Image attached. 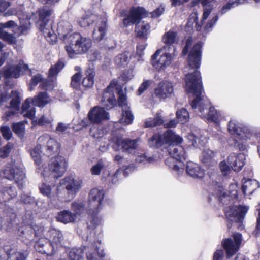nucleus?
I'll list each match as a JSON object with an SVG mask.
<instances>
[{
  "label": "nucleus",
  "mask_w": 260,
  "mask_h": 260,
  "mask_svg": "<svg viewBox=\"0 0 260 260\" xmlns=\"http://www.w3.org/2000/svg\"><path fill=\"white\" fill-rule=\"evenodd\" d=\"M117 85V81L113 80L110 85L105 89L101 103L103 107H94L88 113V116L90 121L93 123H99L103 120L109 119L108 113L105 111V109L109 110L116 104V100L114 91Z\"/></svg>",
  "instance_id": "1"
},
{
  "label": "nucleus",
  "mask_w": 260,
  "mask_h": 260,
  "mask_svg": "<svg viewBox=\"0 0 260 260\" xmlns=\"http://www.w3.org/2000/svg\"><path fill=\"white\" fill-rule=\"evenodd\" d=\"M186 89L188 92L193 93L195 99L192 101V108H198L200 112L204 110L205 100L201 96L202 85L200 72L196 70L193 73H188L185 78Z\"/></svg>",
  "instance_id": "2"
},
{
  "label": "nucleus",
  "mask_w": 260,
  "mask_h": 260,
  "mask_svg": "<svg viewBox=\"0 0 260 260\" xmlns=\"http://www.w3.org/2000/svg\"><path fill=\"white\" fill-rule=\"evenodd\" d=\"M104 196V190L99 187L92 188L89 193L88 214L90 218V223H87L89 228H94L101 223V218L98 217V214L102 209Z\"/></svg>",
  "instance_id": "3"
},
{
  "label": "nucleus",
  "mask_w": 260,
  "mask_h": 260,
  "mask_svg": "<svg viewBox=\"0 0 260 260\" xmlns=\"http://www.w3.org/2000/svg\"><path fill=\"white\" fill-rule=\"evenodd\" d=\"M84 24L90 26L93 23L96 24V28L92 32L93 39L95 42H99L105 38L108 30L107 19L105 17L91 15L83 21Z\"/></svg>",
  "instance_id": "4"
},
{
  "label": "nucleus",
  "mask_w": 260,
  "mask_h": 260,
  "mask_svg": "<svg viewBox=\"0 0 260 260\" xmlns=\"http://www.w3.org/2000/svg\"><path fill=\"white\" fill-rule=\"evenodd\" d=\"M78 38L75 41L72 40V38L75 37V35H70L71 42L69 46H66V49L69 56L73 58L76 54H81L86 52L91 46V41L90 39L83 38L78 35H76Z\"/></svg>",
  "instance_id": "5"
},
{
  "label": "nucleus",
  "mask_w": 260,
  "mask_h": 260,
  "mask_svg": "<svg viewBox=\"0 0 260 260\" xmlns=\"http://www.w3.org/2000/svg\"><path fill=\"white\" fill-rule=\"evenodd\" d=\"M177 144L176 145H171L168 148V151L171 157L168 158L165 160L166 165L169 166L173 170L182 173L183 169L180 168L178 165L174 164V160L176 159L178 161H182L185 159V152L184 148L180 145Z\"/></svg>",
  "instance_id": "6"
},
{
  "label": "nucleus",
  "mask_w": 260,
  "mask_h": 260,
  "mask_svg": "<svg viewBox=\"0 0 260 260\" xmlns=\"http://www.w3.org/2000/svg\"><path fill=\"white\" fill-rule=\"evenodd\" d=\"M52 13L51 10L44 8L38 11L39 20L38 22L39 29L43 32L45 37H51L54 36L52 30L53 22L49 19Z\"/></svg>",
  "instance_id": "7"
},
{
  "label": "nucleus",
  "mask_w": 260,
  "mask_h": 260,
  "mask_svg": "<svg viewBox=\"0 0 260 260\" xmlns=\"http://www.w3.org/2000/svg\"><path fill=\"white\" fill-rule=\"evenodd\" d=\"M214 188L215 195L223 205L228 204L231 199L237 197L238 186L236 184L231 183L230 185L228 193L224 191L222 182L217 183L215 185Z\"/></svg>",
  "instance_id": "8"
},
{
  "label": "nucleus",
  "mask_w": 260,
  "mask_h": 260,
  "mask_svg": "<svg viewBox=\"0 0 260 260\" xmlns=\"http://www.w3.org/2000/svg\"><path fill=\"white\" fill-rule=\"evenodd\" d=\"M170 48L168 45L164 46L163 48L157 50L152 56V64L157 70H160L164 67L170 64L172 60V55L167 52Z\"/></svg>",
  "instance_id": "9"
},
{
  "label": "nucleus",
  "mask_w": 260,
  "mask_h": 260,
  "mask_svg": "<svg viewBox=\"0 0 260 260\" xmlns=\"http://www.w3.org/2000/svg\"><path fill=\"white\" fill-rule=\"evenodd\" d=\"M115 89L118 95L117 100L118 105L121 107L122 109V117L120 120V123L124 124H130L132 123L134 117L129 110V107L126 103V96L120 89V86L117 84L115 87Z\"/></svg>",
  "instance_id": "10"
},
{
  "label": "nucleus",
  "mask_w": 260,
  "mask_h": 260,
  "mask_svg": "<svg viewBox=\"0 0 260 260\" xmlns=\"http://www.w3.org/2000/svg\"><path fill=\"white\" fill-rule=\"evenodd\" d=\"M248 208L242 206H229L224 208L226 217L232 222H241L244 219Z\"/></svg>",
  "instance_id": "11"
},
{
  "label": "nucleus",
  "mask_w": 260,
  "mask_h": 260,
  "mask_svg": "<svg viewBox=\"0 0 260 260\" xmlns=\"http://www.w3.org/2000/svg\"><path fill=\"white\" fill-rule=\"evenodd\" d=\"M50 177L54 178L61 177L66 170V162L61 156H57L50 159L49 164Z\"/></svg>",
  "instance_id": "12"
},
{
  "label": "nucleus",
  "mask_w": 260,
  "mask_h": 260,
  "mask_svg": "<svg viewBox=\"0 0 260 260\" xmlns=\"http://www.w3.org/2000/svg\"><path fill=\"white\" fill-rule=\"evenodd\" d=\"M234 241L231 238L222 241V244L226 251L228 258L232 256L239 250L242 241V235L236 233L233 234Z\"/></svg>",
  "instance_id": "13"
},
{
  "label": "nucleus",
  "mask_w": 260,
  "mask_h": 260,
  "mask_svg": "<svg viewBox=\"0 0 260 260\" xmlns=\"http://www.w3.org/2000/svg\"><path fill=\"white\" fill-rule=\"evenodd\" d=\"M48 246L55 253L56 251L62 246L63 237L61 232L54 228L50 229L47 232Z\"/></svg>",
  "instance_id": "14"
},
{
  "label": "nucleus",
  "mask_w": 260,
  "mask_h": 260,
  "mask_svg": "<svg viewBox=\"0 0 260 260\" xmlns=\"http://www.w3.org/2000/svg\"><path fill=\"white\" fill-rule=\"evenodd\" d=\"M20 103L19 93L16 91H12L11 96L4 93L0 95V105L5 108L17 111L19 109Z\"/></svg>",
  "instance_id": "15"
},
{
  "label": "nucleus",
  "mask_w": 260,
  "mask_h": 260,
  "mask_svg": "<svg viewBox=\"0 0 260 260\" xmlns=\"http://www.w3.org/2000/svg\"><path fill=\"white\" fill-rule=\"evenodd\" d=\"M200 2L204 7V13L203 14L202 19L201 23V25H199L197 22V16L196 14H192L189 19V22L196 23L197 30L199 31L201 29V26L204 23V21L207 19L209 14H210L212 9V3H214V0H197Z\"/></svg>",
  "instance_id": "16"
},
{
  "label": "nucleus",
  "mask_w": 260,
  "mask_h": 260,
  "mask_svg": "<svg viewBox=\"0 0 260 260\" xmlns=\"http://www.w3.org/2000/svg\"><path fill=\"white\" fill-rule=\"evenodd\" d=\"M202 47V43L198 42L190 52L187 60L189 70L197 69L200 67Z\"/></svg>",
  "instance_id": "17"
},
{
  "label": "nucleus",
  "mask_w": 260,
  "mask_h": 260,
  "mask_svg": "<svg viewBox=\"0 0 260 260\" xmlns=\"http://www.w3.org/2000/svg\"><path fill=\"white\" fill-rule=\"evenodd\" d=\"M147 16V12L144 9L141 7L132 8L129 15L123 19V24L126 26L129 24L138 23L141 19Z\"/></svg>",
  "instance_id": "18"
},
{
  "label": "nucleus",
  "mask_w": 260,
  "mask_h": 260,
  "mask_svg": "<svg viewBox=\"0 0 260 260\" xmlns=\"http://www.w3.org/2000/svg\"><path fill=\"white\" fill-rule=\"evenodd\" d=\"M112 141L114 143L113 147L116 150H119L121 146L123 151L129 152L131 150L135 149L137 146V142L134 140H124L121 137H113Z\"/></svg>",
  "instance_id": "19"
},
{
  "label": "nucleus",
  "mask_w": 260,
  "mask_h": 260,
  "mask_svg": "<svg viewBox=\"0 0 260 260\" xmlns=\"http://www.w3.org/2000/svg\"><path fill=\"white\" fill-rule=\"evenodd\" d=\"M24 226H22L18 229V234L20 236H24L26 239H28L30 241H31V238L29 236V234H27L28 236L27 235V232H30L31 234H34L36 236H38L40 233L43 232V229L42 228L38 227L34 225L33 222L31 219H29L28 221H24Z\"/></svg>",
  "instance_id": "20"
},
{
  "label": "nucleus",
  "mask_w": 260,
  "mask_h": 260,
  "mask_svg": "<svg viewBox=\"0 0 260 260\" xmlns=\"http://www.w3.org/2000/svg\"><path fill=\"white\" fill-rule=\"evenodd\" d=\"M4 250L8 258H10L12 255L14 256L13 260H27L29 255V252L26 250L16 251V247L13 245H5Z\"/></svg>",
  "instance_id": "21"
},
{
  "label": "nucleus",
  "mask_w": 260,
  "mask_h": 260,
  "mask_svg": "<svg viewBox=\"0 0 260 260\" xmlns=\"http://www.w3.org/2000/svg\"><path fill=\"white\" fill-rule=\"evenodd\" d=\"M245 156L243 153L239 154L232 153L229 156L228 161L234 171L238 172L245 165Z\"/></svg>",
  "instance_id": "22"
},
{
  "label": "nucleus",
  "mask_w": 260,
  "mask_h": 260,
  "mask_svg": "<svg viewBox=\"0 0 260 260\" xmlns=\"http://www.w3.org/2000/svg\"><path fill=\"white\" fill-rule=\"evenodd\" d=\"M173 92L172 83L167 81L160 82L155 90V95L160 99H166Z\"/></svg>",
  "instance_id": "23"
},
{
  "label": "nucleus",
  "mask_w": 260,
  "mask_h": 260,
  "mask_svg": "<svg viewBox=\"0 0 260 260\" xmlns=\"http://www.w3.org/2000/svg\"><path fill=\"white\" fill-rule=\"evenodd\" d=\"M38 143H40L42 146L47 147V150L50 152L57 151L60 147L59 143L55 139L49 138L47 135L40 137L38 139Z\"/></svg>",
  "instance_id": "24"
},
{
  "label": "nucleus",
  "mask_w": 260,
  "mask_h": 260,
  "mask_svg": "<svg viewBox=\"0 0 260 260\" xmlns=\"http://www.w3.org/2000/svg\"><path fill=\"white\" fill-rule=\"evenodd\" d=\"M162 137L164 144H168V147L171 145L181 144L183 141L182 138L172 130H167L162 135Z\"/></svg>",
  "instance_id": "25"
},
{
  "label": "nucleus",
  "mask_w": 260,
  "mask_h": 260,
  "mask_svg": "<svg viewBox=\"0 0 260 260\" xmlns=\"http://www.w3.org/2000/svg\"><path fill=\"white\" fill-rule=\"evenodd\" d=\"M61 186L63 185L69 193L75 194L82 185V180H61Z\"/></svg>",
  "instance_id": "26"
},
{
  "label": "nucleus",
  "mask_w": 260,
  "mask_h": 260,
  "mask_svg": "<svg viewBox=\"0 0 260 260\" xmlns=\"http://www.w3.org/2000/svg\"><path fill=\"white\" fill-rule=\"evenodd\" d=\"M48 241L47 238H40L35 243L34 247L36 251L41 253H45L48 255H52L54 254L49 246H48Z\"/></svg>",
  "instance_id": "27"
},
{
  "label": "nucleus",
  "mask_w": 260,
  "mask_h": 260,
  "mask_svg": "<svg viewBox=\"0 0 260 260\" xmlns=\"http://www.w3.org/2000/svg\"><path fill=\"white\" fill-rule=\"evenodd\" d=\"M186 173L191 177L202 178L204 177V171L197 164L188 162L186 166Z\"/></svg>",
  "instance_id": "28"
},
{
  "label": "nucleus",
  "mask_w": 260,
  "mask_h": 260,
  "mask_svg": "<svg viewBox=\"0 0 260 260\" xmlns=\"http://www.w3.org/2000/svg\"><path fill=\"white\" fill-rule=\"evenodd\" d=\"M228 130L232 135H236V137L240 140H246L248 137L245 132V128L239 127L237 124L230 121L228 125Z\"/></svg>",
  "instance_id": "29"
},
{
  "label": "nucleus",
  "mask_w": 260,
  "mask_h": 260,
  "mask_svg": "<svg viewBox=\"0 0 260 260\" xmlns=\"http://www.w3.org/2000/svg\"><path fill=\"white\" fill-rule=\"evenodd\" d=\"M3 173V177L5 179H23L26 177L23 171L17 168L6 169Z\"/></svg>",
  "instance_id": "30"
},
{
  "label": "nucleus",
  "mask_w": 260,
  "mask_h": 260,
  "mask_svg": "<svg viewBox=\"0 0 260 260\" xmlns=\"http://www.w3.org/2000/svg\"><path fill=\"white\" fill-rule=\"evenodd\" d=\"M57 221L64 224L76 221L75 215L69 210H64L58 213L56 216Z\"/></svg>",
  "instance_id": "31"
},
{
  "label": "nucleus",
  "mask_w": 260,
  "mask_h": 260,
  "mask_svg": "<svg viewBox=\"0 0 260 260\" xmlns=\"http://www.w3.org/2000/svg\"><path fill=\"white\" fill-rule=\"evenodd\" d=\"M39 82L41 83L40 87L42 89L48 90L50 88L49 85V82L45 80L41 75L37 74L33 76L31 78L30 83V87L29 88V90L32 91L34 89L33 87L36 86Z\"/></svg>",
  "instance_id": "32"
},
{
  "label": "nucleus",
  "mask_w": 260,
  "mask_h": 260,
  "mask_svg": "<svg viewBox=\"0 0 260 260\" xmlns=\"http://www.w3.org/2000/svg\"><path fill=\"white\" fill-rule=\"evenodd\" d=\"M17 196V191L14 187H6L0 191V201L7 202Z\"/></svg>",
  "instance_id": "33"
},
{
  "label": "nucleus",
  "mask_w": 260,
  "mask_h": 260,
  "mask_svg": "<svg viewBox=\"0 0 260 260\" xmlns=\"http://www.w3.org/2000/svg\"><path fill=\"white\" fill-rule=\"evenodd\" d=\"M3 72L6 78L9 77L17 78L20 76V69L18 64L4 67L3 68Z\"/></svg>",
  "instance_id": "34"
},
{
  "label": "nucleus",
  "mask_w": 260,
  "mask_h": 260,
  "mask_svg": "<svg viewBox=\"0 0 260 260\" xmlns=\"http://www.w3.org/2000/svg\"><path fill=\"white\" fill-rule=\"evenodd\" d=\"M71 207L76 219L78 217L83 216L85 213V204L83 202L74 201L72 203Z\"/></svg>",
  "instance_id": "35"
},
{
  "label": "nucleus",
  "mask_w": 260,
  "mask_h": 260,
  "mask_svg": "<svg viewBox=\"0 0 260 260\" xmlns=\"http://www.w3.org/2000/svg\"><path fill=\"white\" fill-rule=\"evenodd\" d=\"M39 189L40 191V192L43 194L44 196H47L48 198H50L51 200L52 201V203H53L54 205L58 208V206L56 205L54 202H55L57 200H59L58 196L55 195V196H51V187L49 184H48L46 183H43L40 186H39Z\"/></svg>",
  "instance_id": "36"
},
{
  "label": "nucleus",
  "mask_w": 260,
  "mask_h": 260,
  "mask_svg": "<svg viewBox=\"0 0 260 260\" xmlns=\"http://www.w3.org/2000/svg\"><path fill=\"white\" fill-rule=\"evenodd\" d=\"M32 103L34 106L44 107L49 102V97L46 92H40L39 94L34 97Z\"/></svg>",
  "instance_id": "37"
},
{
  "label": "nucleus",
  "mask_w": 260,
  "mask_h": 260,
  "mask_svg": "<svg viewBox=\"0 0 260 260\" xmlns=\"http://www.w3.org/2000/svg\"><path fill=\"white\" fill-rule=\"evenodd\" d=\"M85 74L86 76L83 79L82 81L83 85L87 87H92L93 85V79L95 75L93 70L91 68L88 69L85 72Z\"/></svg>",
  "instance_id": "38"
},
{
  "label": "nucleus",
  "mask_w": 260,
  "mask_h": 260,
  "mask_svg": "<svg viewBox=\"0 0 260 260\" xmlns=\"http://www.w3.org/2000/svg\"><path fill=\"white\" fill-rule=\"evenodd\" d=\"M163 141L162 135L156 133L149 140L148 144L151 147L159 148L164 144Z\"/></svg>",
  "instance_id": "39"
},
{
  "label": "nucleus",
  "mask_w": 260,
  "mask_h": 260,
  "mask_svg": "<svg viewBox=\"0 0 260 260\" xmlns=\"http://www.w3.org/2000/svg\"><path fill=\"white\" fill-rule=\"evenodd\" d=\"M258 184V182L257 180H245L243 183L241 187L243 194L246 195L247 192L249 193H252L254 191V189L251 188V186L253 185H257Z\"/></svg>",
  "instance_id": "40"
},
{
  "label": "nucleus",
  "mask_w": 260,
  "mask_h": 260,
  "mask_svg": "<svg viewBox=\"0 0 260 260\" xmlns=\"http://www.w3.org/2000/svg\"><path fill=\"white\" fill-rule=\"evenodd\" d=\"M163 121L161 116L158 114H157L154 118H149L145 122L144 127L145 128H152L160 125L163 123Z\"/></svg>",
  "instance_id": "41"
},
{
  "label": "nucleus",
  "mask_w": 260,
  "mask_h": 260,
  "mask_svg": "<svg viewBox=\"0 0 260 260\" xmlns=\"http://www.w3.org/2000/svg\"><path fill=\"white\" fill-rule=\"evenodd\" d=\"M150 28L148 24L142 25L141 26L137 25L135 28V31L138 37L142 39H145Z\"/></svg>",
  "instance_id": "42"
},
{
  "label": "nucleus",
  "mask_w": 260,
  "mask_h": 260,
  "mask_svg": "<svg viewBox=\"0 0 260 260\" xmlns=\"http://www.w3.org/2000/svg\"><path fill=\"white\" fill-rule=\"evenodd\" d=\"M83 252L81 249L74 248L69 251L68 257L69 260H81Z\"/></svg>",
  "instance_id": "43"
},
{
  "label": "nucleus",
  "mask_w": 260,
  "mask_h": 260,
  "mask_svg": "<svg viewBox=\"0 0 260 260\" xmlns=\"http://www.w3.org/2000/svg\"><path fill=\"white\" fill-rule=\"evenodd\" d=\"M64 63L61 60H58L56 63L50 68L49 70V77L56 76L64 67Z\"/></svg>",
  "instance_id": "44"
},
{
  "label": "nucleus",
  "mask_w": 260,
  "mask_h": 260,
  "mask_svg": "<svg viewBox=\"0 0 260 260\" xmlns=\"http://www.w3.org/2000/svg\"><path fill=\"white\" fill-rule=\"evenodd\" d=\"M42 145L40 143H38L36 147L31 151L30 154L32 157L34 158V161L38 165H39L41 162V153L42 152L41 148Z\"/></svg>",
  "instance_id": "45"
},
{
  "label": "nucleus",
  "mask_w": 260,
  "mask_h": 260,
  "mask_svg": "<svg viewBox=\"0 0 260 260\" xmlns=\"http://www.w3.org/2000/svg\"><path fill=\"white\" fill-rule=\"evenodd\" d=\"M176 117L178 121L182 123H185L189 119L188 112L185 108H182L177 111Z\"/></svg>",
  "instance_id": "46"
},
{
  "label": "nucleus",
  "mask_w": 260,
  "mask_h": 260,
  "mask_svg": "<svg viewBox=\"0 0 260 260\" xmlns=\"http://www.w3.org/2000/svg\"><path fill=\"white\" fill-rule=\"evenodd\" d=\"M245 0H230L226 4L224 5L220 11L221 14L226 13L231 8L237 6L240 4L243 3Z\"/></svg>",
  "instance_id": "47"
},
{
  "label": "nucleus",
  "mask_w": 260,
  "mask_h": 260,
  "mask_svg": "<svg viewBox=\"0 0 260 260\" xmlns=\"http://www.w3.org/2000/svg\"><path fill=\"white\" fill-rule=\"evenodd\" d=\"M114 61L117 66H124L128 61V55L125 53L119 54L115 57Z\"/></svg>",
  "instance_id": "48"
},
{
  "label": "nucleus",
  "mask_w": 260,
  "mask_h": 260,
  "mask_svg": "<svg viewBox=\"0 0 260 260\" xmlns=\"http://www.w3.org/2000/svg\"><path fill=\"white\" fill-rule=\"evenodd\" d=\"M176 37V32L173 31H169L166 33L164 36V42L168 45H171L175 42Z\"/></svg>",
  "instance_id": "49"
},
{
  "label": "nucleus",
  "mask_w": 260,
  "mask_h": 260,
  "mask_svg": "<svg viewBox=\"0 0 260 260\" xmlns=\"http://www.w3.org/2000/svg\"><path fill=\"white\" fill-rule=\"evenodd\" d=\"M12 128L14 133L19 136H23L25 128L22 122L13 123Z\"/></svg>",
  "instance_id": "50"
},
{
  "label": "nucleus",
  "mask_w": 260,
  "mask_h": 260,
  "mask_svg": "<svg viewBox=\"0 0 260 260\" xmlns=\"http://www.w3.org/2000/svg\"><path fill=\"white\" fill-rule=\"evenodd\" d=\"M30 20L28 19L21 20L20 27L18 28L20 31L19 35L25 34L30 28Z\"/></svg>",
  "instance_id": "51"
},
{
  "label": "nucleus",
  "mask_w": 260,
  "mask_h": 260,
  "mask_svg": "<svg viewBox=\"0 0 260 260\" xmlns=\"http://www.w3.org/2000/svg\"><path fill=\"white\" fill-rule=\"evenodd\" d=\"M75 70L77 71H79L78 73L75 74L72 77L71 83V85L74 88H77L79 82L80 81L81 78V75L80 73L79 70L80 68L78 67H76L75 68Z\"/></svg>",
  "instance_id": "52"
},
{
  "label": "nucleus",
  "mask_w": 260,
  "mask_h": 260,
  "mask_svg": "<svg viewBox=\"0 0 260 260\" xmlns=\"http://www.w3.org/2000/svg\"><path fill=\"white\" fill-rule=\"evenodd\" d=\"M0 37L10 44L15 42V38L12 34L7 32L3 29H0Z\"/></svg>",
  "instance_id": "53"
},
{
  "label": "nucleus",
  "mask_w": 260,
  "mask_h": 260,
  "mask_svg": "<svg viewBox=\"0 0 260 260\" xmlns=\"http://www.w3.org/2000/svg\"><path fill=\"white\" fill-rule=\"evenodd\" d=\"M213 153L209 150H205L203 152L202 161L203 163L208 165L211 162Z\"/></svg>",
  "instance_id": "54"
},
{
  "label": "nucleus",
  "mask_w": 260,
  "mask_h": 260,
  "mask_svg": "<svg viewBox=\"0 0 260 260\" xmlns=\"http://www.w3.org/2000/svg\"><path fill=\"white\" fill-rule=\"evenodd\" d=\"M0 130L2 134L3 137L5 139L8 140L11 138V137L12 136V132L9 126H1Z\"/></svg>",
  "instance_id": "55"
},
{
  "label": "nucleus",
  "mask_w": 260,
  "mask_h": 260,
  "mask_svg": "<svg viewBox=\"0 0 260 260\" xmlns=\"http://www.w3.org/2000/svg\"><path fill=\"white\" fill-rule=\"evenodd\" d=\"M242 140H240L236 138V139L234 140L233 144L234 147L240 151L244 150L246 148V145L244 142L242 141Z\"/></svg>",
  "instance_id": "56"
},
{
  "label": "nucleus",
  "mask_w": 260,
  "mask_h": 260,
  "mask_svg": "<svg viewBox=\"0 0 260 260\" xmlns=\"http://www.w3.org/2000/svg\"><path fill=\"white\" fill-rule=\"evenodd\" d=\"M136 161L139 163L141 162H151L154 161V158L152 157H147L145 154L138 155L136 158Z\"/></svg>",
  "instance_id": "57"
},
{
  "label": "nucleus",
  "mask_w": 260,
  "mask_h": 260,
  "mask_svg": "<svg viewBox=\"0 0 260 260\" xmlns=\"http://www.w3.org/2000/svg\"><path fill=\"white\" fill-rule=\"evenodd\" d=\"M12 149V145L9 144L2 147L0 150V156L3 158L7 157Z\"/></svg>",
  "instance_id": "58"
},
{
  "label": "nucleus",
  "mask_w": 260,
  "mask_h": 260,
  "mask_svg": "<svg viewBox=\"0 0 260 260\" xmlns=\"http://www.w3.org/2000/svg\"><path fill=\"white\" fill-rule=\"evenodd\" d=\"M104 165L101 161H99L97 164L93 166L91 169V173L93 175H98L100 174Z\"/></svg>",
  "instance_id": "59"
},
{
  "label": "nucleus",
  "mask_w": 260,
  "mask_h": 260,
  "mask_svg": "<svg viewBox=\"0 0 260 260\" xmlns=\"http://www.w3.org/2000/svg\"><path fill=\"white\" fill-rule=\"evenodd\" d=\"M207 114V118L208 119L214 121L217 120L218 114L214 108L210 107Z\"/></svg>",
  "instance_id": "60"
},
{
  "label": "nucleus",
  "mask_w": 260,
  "mask_h": 260,
  "mask_svg": "<svg viewBox=\"0 0 260 260\" xmlns=\"http://www.w3.org/2000/svg\"><path fill=\"white\" fill-rule=\"evenodd\" d=\"M151 80H145L144 81L140 86L138 92V95H141L145 90H146L148 87L152 83Z\"/></svg>",
  "instance_id": "61"
},
{
  "label": "nucleus",
  "mask_w": 260,
  "mask_h": 260,
  "mask_svg": "<svg viewBox=\"0 0 260 260\" xmlns=\"http://www.w3.org/2000/svg\"><path fill=\"white\" fill-rule=\"evenodd\" d=\"M20 69V74L21 73L22 74L25 73L26 71L29 72V75L31 76V71L28 68V66L24 63L23 61H20L19 64H18Z\"/></svg>",
  "instance_id": "62"
},
{
  "label": "nucleus",
  "mask_w": 260,
  "mask_h": 260,
  "mask_svg": "<svg viewBox=\"0 0 260 260\" xmlns=\"http://www.w3.org/2000/svg\"><path fill=\"white\" fill-rule=\"evenodd\" d=\"M21 201L25 204H36L35 200L31 196L23 194L21 197Z\"/></svg>",
  "instance_id": "63"
},
{
  "label": "nucleus",
  "mask_w": 260,
  "mask_h": 260,
  "mask_svg": "<svg viewBox=\"0 0 260 260\" xmlns=\"http://www.w3.org/2000/svg\"><path fill=\"white\" fill-rule=\"evenodd\" d=\"M219 167L221 172L224 176H226L231 172V169L230 167L224 161L221 162L220 163Z\"/></svg>",
  "instance_id": "64"
}]
</instances>
